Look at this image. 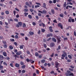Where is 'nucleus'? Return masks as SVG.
Listing matches in <instances>:
<instances>
[{"mask_svg":"<svg viewBox=\"0 0 76 76\" xmlns=\"http://www.w3.org/2000/svg\"><path fill=\"white\" fill-rule=\"evenodd\" d=\"M63 53L64 54H62L61 55V59H64V57H66V60H67V58H67V53H66V52H65L64 51H63Z\"/></svg>","mask_w":76,"mask_h":76,"instance_id":"obj_1","label":"nucleus"},{"mask_svg":"<svg viewBox=\"0 0 76 76\" xmlns=\"http://www.w3.org/2000/svg\"><path fill=\"white\" fill-rule=\"evenodd\" d=\"M67 72L65 73V75L66 76H75L73 73L71 72L69 70L67 71Z\"/></svg>","mask_w":76,"mask_h":76,"instance_id":"obj_2","label":"nucleus"},{"mask_svg":"<svg viewBox=\"0 0 76 76\" xmlns=\"http://www.w3.org/2000/svg\"><path fill=\"white\" fill-rule=\"evenodd\" d=\"M56 38L57 40V43L58 44H60L61 42V40L60 39L61 38L60 37H58V36H56Z\"/></svg>","mask_w":76,"mask_h":76,"instance_id":"obj_3","label":"nucleus"},{"mask_svg":"<svg viewBox=\"0 0 76 76\" xmlns=\"http://www.w3.org/2000/svg\"><path fill=\"white\" fill-rule=\"evenodd\" d=\"M55 67L56 68H58L59 65V63L57 62V61H55Z\"/></svg>","mask_w":76,"mask_h":76,"instance_id":"obj_4","label":"nucleus"},{"mask_svg":"<svg viewBox=\"0 0 76 76\" xmlns=\"http://www.w3.org/2000/svg\"><path fill=\"white\" fill-rule=\"evenodd\" d=\"M38 12H40V13H41L42 14H45L47 13V11L46 10H44L42 11H41L40 10H39Z\"/></svg>","mask_w":76,"mask_h":76,"instance_id":"obj_5","label":"nucleus"},{"mask_svg":"<svg viewBox=\"0 0 76 76\" xmlns=\"http://www.w3.org/2000/svg\"><path fill=\"white\" fill-rule=\"evenodd\" d=\"M15 34H17L15 36V38L16 39H18L19 38V36H18V35H19V34L17 32H15Z\"/></svg>","mask_w":76,"mask_h":76,"instance_id":"obj_6","label":"nucleus"},{"mask_svg":"<svg viewBox=\"0 0 76 76\" xmlns=\"http://www.w3.org/2000/svg\"><path fill=\"white\" fill-rule=\"evenodd\" d=\"M58 27L61 28L62 29H63V26L61 25V23H59L58 24Z\"/></svg>","mask_w":76,"mask_h":76,"instance_id":"obj_7","label":"nucleus"},{"mask_svg":"<svg viewBox=\"0 0 76 76\" xmlns=\"http://www.w3.org/2000/svg\"><path fill=\"white\" fill-rule=\"evenodd\" d=\"M4 60V56L3 55H0V61L1 60Z\"/></svg>","mask_w":76,"mask_h":76,"instance_id":"obj_8","label":"nucleus"},{"mask_svg":"<svg viewBox=\"0 0 76 76\" xmlns=\"http://www.w3.org/2000/svg\"><path fill=\"white\" fill-rule=\"evenodd\" d=\"M16 54L18 56H20V55L22 54V51H20L18 52H17L16 53Z\"/></svg>","mask_w":76,"mask_h":76,"instance_id":"obj_9","label":"nucleus"},{"mask_svg":"<svg viewBox=\"0 0 76 76\" xmlns=\"http://www.w3.org/2000/svg\"><path fill=\"white\" fill-rule=\"evenodd\" d=\"M26 5L28 6L29 7H31V5H30L28 2H26Z\"/></svg>","mask_w":76,"mask_h":76,"instance_id":"obj_10","label":"nucleus"},{"mask_svg":"<svg viewBox=\"0 0 76 76\" xmlns=\"http://www.w3.org/2000/svg\"><path fill=\"white\" fill-rule=\"evenodd\" d=\"M3 54L4 57H7V53L6 52H3Z\"/></svg>","mask_w":76,"mask_h":76,"instance_id":"obj_11","label":"nucleus"},{"mask_svg":"<svg viewBox=\"0 0 76 76\" xmlns=\"http://www.w3.org/2000/svg\"><path fill=\"white\" fill-rule=\"evenodd\" d=\"M52 28H53V27L51 26H50L49 28V30L51 32H53V30L52 29Z\"/></svg>","mask_w":76,"mask_h":76,"instance_id":"obj_12","label":"nucleus"},{"mask_svg":"<svg viewBox=\"0 0 76 76\" xmlns=\"http://www.w3.org/2000/svg\"><path fill=\"white\" fill-rule=\"evenodd\" d=\"M55 45V43L54 42H52L50 43V46L51 47H53Z\"/></svg>","mask_w":76,"mask_h":76,"instance_id":"obj_13","label":"nucleus"},{"mask_svg":"<svg viewBox=\"0 0 76 76\" xmlns=\"http://www.w3.org/2000/svg\"><path fill=\"white\" fill-rule=\"evenodd\" d=\"M43 7L44 8H45V9H47V5H46V4H45V3H43Z\"/></svg>","mask_w":76,"mask_h":76,"instance_id":"obj_14","label":"nucleus"},{"mask_svg":"<svg viewBox=\"0 0 76 76\" xmlns=\"http://www.w3.org/2000/svg\"><path fill=\"white\" fill-rule=\"evenodd\" d=\"M26 61L27 62H31L32 60V59H29L28 58H27L26 59Z\"/></svg>","mask_w":76,"mask_h":76,"instance_id":"obj_15","label":"nucleus"},{"mask_svg":"<svg viewBox=\"0 0 76 76\" xmlns=\"http://www.w3.org/2000/svg\"><path fill=\"white\" fill-rule=\"evenodd\" d=\"M53 37V34L51 33H50L49 34H48L47 35V37Z\"/></svg>","mask_w":76,"mask_h":76,"instance_id":"obj_16","label":"nucleus"},{"mask_svg":"<svg viewBox=\"0 0 76 76\" xmlns=\"http://www.w3.org/2000/svg\"><path fill=\"white\" fill-rule=\"evenodd\" d=\"M15 66L16 67H19L20 66V65L18 63H16L15 64Z\"/></svg>","mask_w":76,"mask_h":76,"instance_id":"obj_17","label":"nucleus"},{"mask_svg":"<svg viewBox=\"0 0 76 76\" xmlns=\"http://www.w3.org/2000/svg\"><path fill=\"white\" fill-rule=\"evenodd\" d=\"M52 40L53 42H57V40L54 38H52Z\"/></svg>","mask_w":76,"mask_h":76,"instance_id":"obj_18","label":"nucleus"},{"mask_svg":"<svg viewBox=\"0 0 76 76\" xmlns=\"http://www.w3.org/2000/svg\"><path fill=\"white\" fill-rule=\"evenodd\" d=\"M29 34H30V35L32 36L34 34V33L33 32L30 31L29 32Z\"/></svg>","mask_w":76,"mask_h":76,"instance_id":"obj_19","label":"nucleus"},{"mask_svg":"<svg viewBox=\"0 0 76 76\" xmlns=\"http://www.w3.org/2000/svg\"><path fill=\"white\" fill-rule=\"evenodd\" d=\"M51 12L53 14V15H54V14L55 13V11H54V10L53 9L51 10Z\"/></svg>","mask_w":76,"mask_h":76,"instance_id":"obj_20","label":"nucleus"},{"mask_svg":"<svg viewBox=\"0 0 76 76\" xmlns=\"http://www.w3.org/2000/svg\"><path fill=\"white\" fill-rule=\"evenodd\" d=\"M18 24L20 26H22V23L20 22H18Z\"/></svg>","mask_w":76,"mask_h":76,"instance_id":"obj_21","label":"nucleus"},{"mask_svg":"<svg viewBox=\"0 0 76 76\" xmlns=\"http://www.w3.org/2000/svg\"><path fill=\"white\" fill-rule=\"evenodd\" d=\"M61 49V46L60 45H59L58 47V48L56 49V51H58L59 50Z\"/></svg>","mask_w":76,"mask_h":76,"instance_id":"obj_22","label":"nucleus"},{"mask_svg":"<svg viewBox=\"0 0 76 76\" xmlns=\"http://www.w3.org/2000/svg\"><path fill=\"white\" fill-rule=\"evenodd\" d=\"M35 56L36 57H38L39 56V53L37 52H36L35 53Z\"/></svg>","mask_w":76,"mask_h":76,"instance_id":"obj_23","label":"nucleus"},{"mask_svg":"<svg viewBox=\"0 0 76 76\" xmlns=\"http://www.w3.org/2000/svg\"><path fill=\"white\" fill-rule=\"evenodd\" d=\"M9 47L10 50H13V47L11 45H10Z\"/></svg>","mask_w":76,"mask_h":76,"instance_id":"obj_24","label":"nucleus"},{"mask_svg":"<svg viewBox=\"0 0 76 76\" xmlns=\"http://www.w3.org/2000/svg\"><path fill=\"white\" fill-rule=\"evenodd\" d=\"M66 1H65L64 2V7H66V6H67V4H66Z\"/></svg>","mask_w":76,"mask_h":76,"instance_id":"obj_25","label":"nucleus"},{"mask_svg":"<svg viewBox=\"0 0 76 76\" xmlns=\"http://www.w3.org/2000/svg\"><path fill=\"white\" fill-rule=\"evenodd\" d=\"M41 30L42 32V33H44V32H45V30L43 28H41Z\"/></svg>","mask_w":76,"mask_h":76,"instance_id":"obj_26","label":"nucleus"},{"mask_svg":"<svg viewBox=\"0 0 76 76\" xmlns=\"http://www.w3.org/2000/svg\"><path fill=\"white\" fill-rule=\"evenodd\" d=\"M28 17L29 18V19H31L32 18V15H28Z\"/></svg>","mask_w":76,"mask_h":76,"instance_id":"obj_27","label":"nucleus"},{"mask_svg":"<svg viewBox=\"0 0 76 76\" xmlns=\"http://www.w3.org/2000/svg\"><path fill=\"white\" fill-rule=\"evenodd\" d=\"M24 45H22L20 46V49H23Z\"/></svg>","mask_w":76,"mask_h":76,"instance_id":"obj_28","label":"nucleus"},{"mask_svg":"<svg viewBox=\"0 0 76 76\" xmlns=\"http://www.w3.org/2000/svg\"><path fill=\"white\" fill-rule=\"evenodd\" d=\"M68 57L69 58H70V59H72V56L70 55H68Z\"/></svg>","mask_w":76,"mask_h":76,"instance_id":"obj_29","label":"nucleus"},{"mask_svg":"<svg viewBox=\"0 0 76 76\" xmlns=\"http://www.w3.org/2000/svg\"><path fill=\"white\" fill-rule=\"evenodd\" d=\"M59 16L60 17H61V18L64 17V15L63 14H60L59 15Z\"/></svg>","mask_w":76,"mask_h":76,"instance_id":"obj_30","label":"nucleus"},{"mask_svg":"<svg viewBox=\"0 0 76 76\" xmlns=\"http://www.w3.org/2000/svg\"><path fill=\"white\" fill-rule=\"evenodd\" d=\"M41 63H42L43 64H44V63H45V60L43 59L41 60Z\"/></svg>","mask_w":76,"mask_h":76,"instance_id":"obj_31","label":"nucleus"},{"mask_svg":"<svg viewBox=\"0 0 76 76\" xmlns=\"http://www.w3.org/2000/svg\"><path fill=\"white\" fill-rule=\"evenodd\" d=\"M40 6L39 5H36L35 6V8L37 9V8H38V7H39Z\"/></svg>","mask_w":76,"mask_h":76,"instance_id":"obj_32","label":"nucleus"},{"mask_svg":"<svg viewBox=\"0 0 76 76\" xmlns=\"http://www.w3.org/2000/svg\"><path fill=\"white\" fill-rule=\"evenodd\" d=\"M5 13L7 15H9V11L7 10L5 11Z\"/></svg>","mask_w":76,"mask_h":76,"instance_id":"obj_33","label":"nucleus"},{"mask_svg":"<svg viewBox=\"0 0 76 76\" xmlns=\"http://www.w3.org/2000/svg\"><path fill=\"white\" fill-rule=\"evenodd\" d=\"M4 48H6L7 47V44H5L3 46Z\"/></svg>","mask_w":76,"mask_h":76,"instance_id":"obj_34","label":"nucleus"},{"mask_svg":"<svg viewBox=\"0 0 76 76\" xmlns=\"http://www.w3.org/2000/svg\"><path fill=\"white\" fill-rule=\"evenodd\" d=\"M28 9H25L24 10V11L26 12H28Z\"/></svg>","mask_w":76,"mask_h":76,"instance_id":"obj_35","label":"nucleus"},{"mask_svg":"<svg viewBox=\"0 0 76 76\" xmlns=\"http://www.w3.org/2000/svg\"><path fill=\"white\" fill-rule=\"evenodd\" d=\"M3 69V66H1V64H0V70H2Z\"/></svg>","mask_w":76,"mask_h":76,"instance_id":"obj_36","label":"nucleus"},{"mask_svg":"<svg viewBox=\"0 0 76 76\" xmlns=\"http://www.w3.org/2000/svg\"><path fill=\"white\" fill-rule=\"evenodd\" d=\"M24 16H26H26H27V15H28V13H24Z\"/></svg>","mask_w":76,"mask_h":76,"instance_id":"obj_37","label":"nucleus"},{"mask_svg":"<svg viewBox=\"0 0 76 76\" xmlns=\"http://www.w3.org/2000/svg\"><path fill=\"white\" fill-rule=\"evenodd\" d=\"M10 66L11 67H13V63H11L10 64Z\"/></svg>","mask_w":76,"mask_h":76,"instance_id":"obj_38","label":"nucleus"},{"mask_svg":"<svg viewBox=\"0 0 76 76\" xmlns=\"http://www.w3.org/2000/svg\"><path fill=\"white\" fill-rule=\"evenodd\" d=\"M20 64H21V66H22L23 65H24V63L22 61H21L20 62Z\"/></svg>","mask_w":76,"mask_h":76,"instance_id":"obj_39","label":"nucleus"},{"mask_svg":"<svg viewBox=\"0 0 76 76\" xmlns=\"http://www.w3.org/2000/svg\"><path fill=\"white\" fill-rule=\"evenodd\" d=\"M26 67V66L25 65H23L21 66V68L22 69H25Z\"/></svg>","mask_w":76,"mask_h":76,"instance_id":"obj_40","label":"nucleus"},{"mask_svg":"<svg viewBox=\"0 0 76 76\" xmlns=\"http://www.w3.org/2000/svg\"><path fill=\"white\" fill-rule=\"evenodd\" d=\"M10 41L12 42H14V41H15V39H10Z\"/></svg>","mask_w":76,"mask_h":76,"instance_id":"obj_41","label":"nucleus"},{"mask_svg":"<svg viewBox=\"0 0 76 76\" xmlns=\"http://www.w3.org/2000/svg\"><path fill=\"white\" fill-rule=\"evenodd\" d=\"M26 53H27L28 54H31L30 52H29L28 50H27L26 51Z\"/></svg>","mask_w":76,"mask_h":76,"instance_id":"obj_42","label":"nucleus"},{"mask_svg":"<svg viewBox=\"0 0 76 76\" xmlns=\"http://www.w3.org/2000/svg\"><path fill=\"white\" fill-rule=\"evenodd\" d=\"M71 59H69L67 60V61L68 63H70L71 62Z\"/></svg>","mask_w":76,"mask_h":76,"instance_id":"obj_43","label":"nucleus"},{"mask_svg":"<svg viewBox=\"0 0 76 76\" xmlns=\"http://www.w3.org/2000/svg\"><path fill=\"white\" fill-rule=\"evenodd\" d=\"M35 4H36L39 5V6H41V4H40V3L36 2Z\"/></svg>","mask_w":76,"mask_h":76,"instance_id":"obj_44","label":"nucleus"},{"mask_svg":"<svg viewBox=\"0 0 76 76\" xmlns=\"http://www.w3.org/2000/svg\"><path fill=\"white\" fill-rule=\"evenodd\" d=\"M38 15L39 16H42V14L41 13H39L38 14Z\"/></svg>","mask_w":76,"mask_h":76,"instance_id":"obj_45","label":"nucleus"},{"mask_svg":"<svg viewBox=\"0 0 76 76\" xmlns=\"http://www.w3.org/2000/svg\"><path fill=\"white\" fill-rule=\"evenodd\" d=\"M70 19L68 20V22H72L71 20H72V18H70V17H69Z\"/></svg>","mask_w":76,"mask_h":76,"instance_id":"obj_46","label":"nucleus"},{"mask_svg":"<svg viewBox=\"0 0 76 76\" xmlns=\"http://www.w3.org/2000/svg\"><path fill=\"white\" fill-rule=\"evenodd\" d=\"M14 45L16 46H18V43H17V42H14Z\"/></svg>","mask_w":76,"mask_h":76,"instance_id":"obj_47","label":"nucleus"},{"mask_svg":"<svg viewBox=\"0 0 76 76\" xmlns=\"http://www.w3.org/2000/svg\"><path fill=\"white\" fill-rule=\"evenodd\" d=\"M3 64L4 65H5V66H7V64L6 63V62H4L3 63Z\"/></svg>","mask_w":76,"mask_h":76,"instance_id":"obj_48","label":"nucleus"},{"mask_svg":"<svg viewBox=\"0 0 76 76\" xmlns=\"http://www.w3.org/2000/svg\"><path fill=\"white\" fill-rule=\"evenodd\" d=\"M32 25L34 26H35V25H36V23H35V22H33L32 23Z\"/></svg>","mask_w":76,"mask_h":76,"instance_id":"obj_49","label":"nucleus"},{"mask_svg":"<svg viewBox=\"0 0 76 76\" xmlns=\"http://www.w3.org/2000/svg\"><path fill=\"white\" fill-rule=\"evenodd\" d=\"M70 67H71V68H72V69H74V68H75V66L72 65L70 66Z\"/></svg>","mask_w":76,"mask_h":76,"instance_id":"obj_50","label":"nucleus"},{"mask_svg":"<svg viewBox=\"0 0 76 76\" xmlns=\"http://www.w3.org/2000/svg\"><path fill=\"white\" fill-rule=\"evenodd\" d=\"M55 10H58V8L57 7H55L54 8Z\"/></svg>","mask_w":76,"mask_h":76,"instance_id":"obj_51","label":"nucleus"},{"mask_svg":"<svg viewBox=\"0 0 76 76\" xmlns=\"http://www.w3.org/2000/svg\"><path fill=\"white\" fill-rule=\"evenodd\" d=\"M2 42H3V44H5V45L6 44H7V43L6 42V41H3Z\"/></svg>","mask_w":76,"mask_h":76,"instance_id":"obj_52","label":"nucleus"},{"mask_svg":"<svg viewBox=\"0 0 76 76\" xmlns=\"http://www.w3.org/2000/svg\"><path fill=\"white\" fill-rule=\"evenodd\" d=\"M16 11H13V13L14 15V16L16 15Z\"/></svg>","mask_w":76,"mask_h":76,"instance_id":"obj_53","label":"nucleus"},{"mask_svg":"<svg viewBox=\"0 0 76 76\" xmlns=\"http://www.w3.org/2000/svg\"><path fill=\"white\" fill-rule=\"evenodd\" d=\"M23 27H26V24L25 23H23Z\"/></svg>","mask_w":76,"mask_h":76,"instance_id":"obj_54","label":"nucleus"},{"mask_svg":"<svg viewBox=\"0 0 76 76\" xmlns=\"http://www.w3.org/2000/svg\"><path fill=\"white\" fill-rule=\"evenodd\" d=\"M69 70L71 72H73V69H71L70 68H69Z\"/></svg>","mask_w":76,"mask_h":76,"instance_id":"obj_55","label":"nucleus"},{"mask_svg":"<svg viewBox=\"0 0 76 76\" xmlns=\"http://www.w3.org/2000/svg\"><path fill=\"white\" fill-rule=\"evenodd\" d=\"M74 35H75V37H76V31H74Z\"/></svg>","mask_w":76,"mask_h":76,"instance_id":"obj_56","label":"nucleus"},{"mask_svg":"<svg viewBox=\"0 0 76 76\" xmlns=\"http://www.w3.org/2000/svg\"><path fill=\"white\" fill-rule=\"evenodd\" d=\"M14 20L15 22H18V19L17 18H15Z\"/></svg>","mask_w":76,"mask_h":76,"instance_id":"obj_57","label":"nucleus"},{"mask_svg":"<svg viewBox=\"0 0 76 76\" xmlns=\"http://www.w3.org/2000/svg\"><path fill=\"white\" fill-rule=\"evenodd\" d=\"M43 45L44 48H47V45H46V44H44Z\"/></svg>","mask_w":76,"mask_h":76,"instance_id":"obj_58","label":"nucleus"},{"mask_svg":"<svg viewBox=\"0 0 76 76\" xmlns=\"http://www.w3.org/2000/svg\"><path fill=\"white\" fill-rule=\"evenodd\" d=\"M41 34V30H39L38 31V34Z\"/></svg>","mask_w":76,"mask_h":76,"instance_id":"obj_59","label":"nucleus"},{"mask_svg":"<svg viewBox=\"0 0 76 76\" xmlns=\"http://www.w3.org/2000/svg\"><path fill=\"white\" fill-rule=\"evenodd\" d=\"M64 41H66V40H67L68 39L67 37L64 38Z\"/></svg>","mask_w":76,"mask_h":76,"instance_id":"obj_60","label":"nucleus"},{"mask_svg":"<svg viewBox=\"0 0 76 76\" xmlns=\"http://www.w3.org/2000/svg\"><path fill=\"white\" fill-rule=\"evenodd\" d=\"M56 0H53V3H54V4H55V3H56Z\"/></svg>","mask_w":76,"mask_h":76,"instance_id":"obj_61","label":"nucleus"},{"mask_svg":"<svg viewBox=\"0 0 76 76\" xmlns=\"http://www.w3.org/2000/svg\"><path fill=\"white\" fill-rule=\"evenodd\" d=\"M1 15H2L3 16L4 15V13L3 12H1Z\"/></svg>","mask_w":76,"mask_h":76,"instance_id":"obj_62","label":"nucleus"},{"mask_svg":"<svg viewBox=\"0 0 76 76\" xmlns=\"http://www.w3.org/2000/svg\"><path fill=\"white\" fill-rule=\"evenodd\" d=\"M22 73H25V70H23L22 71Z\"/></svg>","mask_w":76,"mask_h":76,"instance_id":"obj_63","label":"nucleus"},{"mask_svg":"<svg viewBox=\"0 0 76 76\" xmlns=\"http://www.w3.org/2000/svg\"><path fill=\"white\" fill-rule=\"evenodd\" d=\"M71 20H72V22H75V19H71Z\"/></svg>","mask_w":76,"mask_h":76,"instance_id":"obj_64","label":"nucleus"}]
</instances>
